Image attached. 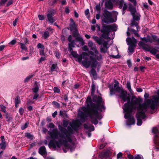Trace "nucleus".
I'll list each match as a JSON object with an SVG mask.
<instances>
[{
	"label": "nucleus",
	"instance_id": "obj_1",
	"mask_svg": "<svg viewBox=\"0 0 159 159\" xmlns=\"http://www.w3.org/2000/svg\"><path fill=\"white\" fill-rule=\"evenodd\" d=\"M93 101L96 104L93 103L91 97H88L86 100L87 107H83L79 109L78 116L80 120L84 122L86 118L89 116L92 123L94 125L98 124V120H100L102 117L98 112H102L105 110L104 101L99 96L96 95L93 98Z\"/></svg>",
	"mask_w": 159,
	"mask_h": 159
},
{
	"label": "nucleus",
	"instance_id": "obj_2",
	"mask_svg": "<svg viewBox=\"0 0 159 159\" xmlns=\"http://www.w3.org/2000/svg\"><path fill=\"white\" fill-rule=\"evenodd\" d=\"M58 128L61 132L60 133L57 128L53 129L52 131H48V134L51 139L48 143L49 147H52L53 148H59L62 145L65 148L63 150L64 152H66L69 148L71 152L75 149L74 143L72 142L74 137L72 134V132L61 126L59 125Z\"/></svg>",
	"mask_w": 159,
	"mask_h": 159
},
{
	"label": "nucleus",
	"instance_id": "obj_3",
	"mask_svg": "<svg viewBox=\"0 0 159 159\" xmlns=\"http://www.w3.org/2000/svg\"><path fill=\"white\" fill-rule=\"evenodd\" d=\"M71 54L75 58L77 59V61L80 64H82L86 68L89 67L91 66L92 67L95 66L96 62L93 60L89 61V59L86 58V57L88 55V54L84 52H83L81 55H78L77 52L72 51H70Z\"/></svg>",
	"mask_w": 159,
	"mask_h": 159
},
{
	"label": "nucleus",
	"instance_id": "obj_4",
	"mask_svg": "<svg viewBox=\"0 0 159 159\" xmlns=\"http://www.w3.org/2000/svg\"><path fill=\"white\" fill-rule=\"evenodd\" d=\"M88 45L89 47L90 48V49L94 52H93L92 51H89V54L91 55L89 56V61L93 60V61H96V64L95 66H93V67H95L98 63L97 59L98 60H100L102 59V57L101 54L99 53L97 50L95 45L94 44L93 42L91 40L89 41Z\"/></svg>",
	"mask_w": 159,
	"mask_h": 159
},
{
	"label": "nucleus",
	"instance_id": "obj_5",
	"mask_svg": "<svg viewBox=\"0 0 159 159\" xmlns=\"http://www.w3.org/2000/svg\"><path fill=\"white\" fill-rule=\"evenodd\" d=\"M117 25L115 24L107 26H103L102 29L101 31L103 33L102 35V36L104 38L107 39H113L115 33L113 32L112 36L109 37V33L116 31L117 30Z\"/></svg>",
	"mask_w": 159,
	"mask_h": 159
},
{
	"label": "nucleus",
	"instance_id": "obj_6",
	"mask_svg": "<svg viewBox=\"0 0 159 159\" xmlns=\"http://www.w3.org/2000/svg\"><path fill=\"white\" fill-rule=\"evenodd\" d=\"M115 82L113 87L115 89V91L120 93V95H118L120 98L124 102L127 101V102H130V98L127 96L126 91L118 86L119 83L117 81H115Z\"/></svg>",
	"mask_w": 159,
	"mask_h": 159
},
{
	"label": "nucleus",
	"instance_id": "obj_7",
	"mask_svg": "<svg viewBox=\"0 0 159 159\" xmlns=\"http://www.w3.org/2000/svg\"><path fill=\"white\" fill-rule=\"evenodd\" d=\"M129 9L130 11L131 14L133 17V20L132 21L131 25L132 26L135 25L138 29V24L135 21H139L140 16V15L136 12V9L135 7L130 6Z\"/></svg>",
	"mask_w": 159,
	"mask_h": 159
},
{
	"label": "nucleus",
	"instance_id": "obj_8",
	"mask_svg": "<svg viewBox=\"0 0 159 159\" xmlns=\"http://www.w3.org/2000/svg\"><path fill=\"white\" fill-rule=\"evenodd\" d=\"M127 44L129 45L128 48V53H133L137 43V40L133 37L131 38H127L126 39Z\"/></svg>",
	"mask_w": 159,
	"mask_h": 159
},
{
	"label": "nucleus",
	"instance_id": "obj_9",
	"mask_svg": "<svg viewBox=\"0 0 159 159\" xmlns=\"http://www.w3.org/2000/svg\"><path fill=\"white\" fill-rule=\"evenodd\" d=\"M103 15L104 17L103 20L106 23L109 24L116 21V19L114 20L111 17V13L106 10L104 11Z\"/></svg>",
	"mask_w": 159,
	"mask_h": 159
},
{
	"label": "nucleus",
	"instance_id": "obj_10",
	"mask_svg": "<svg viewBox=\"0 0 159 159\" xmlns=\"http://www.w3.org/2000/svg\"><path fill=\"white\" fill-rule=\"evenodd\" d=\"M139 45L140 46L142 47L143 49L146 51H149L154 55L157 52V50L155 48L146 47L145 46V44L141 41L139 42Z\"/></svg>",
	"mask_w": 159,
	"mask_h": 159
},
{
	"label": "nucleus",
	"instance_id": "obj_11",
	"mask_svg": "<svg viewBox=\"0 0 159 159\" xmlns=\"http://www.w3.org/2000/svg\"><path fill=\"white\" fill-rule=\"evenodd\" d=\"M152 132L155 134L154 141L155 144L159 146V132L157 128L154 127L152 129Z\"/></svg>",
	"mask_w": 159,
	"mask_h": 159
},
{
	"label": "nucleus",
	"instance_id": "obj_12",
	"mask_svg": "<svg viewBox=\"0 0 159 159\" xmlns=\"http://www.w3.org/2000/svg\"><path fill=\"white\" fill-rule=\"evenodd\" d=\"M111 152L107 150L105 152H102L99 154L100 157L102 159H110Z\"/></svg>",
	"mask_w": 159,
	"mask_h": 159
},
{
	"label": "nucleus",
	"instance_id": "obj_13",
	"mask_svg": "<svg viewBox=\"0 0 159 159\" xmlns=\"http://www.w3.org/2000/svg\"><path fill=\"white\" fill-rule=\"evenodd\" d=\"M108 41H103L102 43V45L100 48L101 52L105 53L107 51L108 48L109 47L110 45L108 44Z\"/></svg>",
	"mask_w": 159,
	"mask_h": 159
},
{
	"label": "nucleus",
	"instance_id": "obj_14",
	"mask_svg": "<svg viewBox=\"0 0 159 159\" xmlns=\"http://www.w3.org/2000/svg\"><path fill=\"white\" fill-rule=\"evenodd\" d=\"M68 41L69 43L68 44L69 48H68V50L71 51L72 49V48H74L75 45V40H72V36L71 35L69 36L68 38Z\"/></svg>",
	"mask_w": 159,
	"mask_h": 159
},
{
	"label": "nucleus",
	"instance_id": "obj_15",
	"mask_svg": "<svg viewBox=\"0 0 159 159\" xmlns=\"http://www.w3.org/2000/svg\"><path fill=\"white\" fill-rule=\"evenodd\" d=\"M81 124L78 122L77 121H73L70 123V125L71 127L75 130H76L78 129Z\"/></svg>",
	"mask_w": 159,
	"mask_h": 159
},
{
	"label": "nucleus",
	"instance_id": "obj_16",
	"mask_svg": "<svg viewBox=\"0 0 159 159\" xmlns=\"http://www.w3.org/2000/svg\"><path fill=\"white\" fill-rule=\"evenodd\" d=\"M53 14L52 13H49L47 15L48 20L49 23L52 24L56 20L55 17H53Z\"/></svg>",
	"mask_w": 159,
	"mask_h": 159
},
{
	"label": "nucleus",
	"instance_id": "obj_17",
	"mask_svg": "<svg viewBox=\"0 0 159 159\" xmlns=\"http://www.w3.org/2000/svg\"><path fill=\"white\" fill-rule=\"evenodd\" d=\"M40 84L37 82L35 81L34 87L32 89L33 92L34 93H38L39 89Z\"/></svg>",
	"mask_w": 159,
	"mask_h": 159
},
{
	"label": "nucleus",
	"instance_id": "obj_18",
	"mask_svg": "<svg viewBox=\"0 0 159 159\" xmlns=\"http://www.w3.org/2000/svg\"><path fill=\"white\" fill-rule=\"evenodd\" d=\"M111 2H112L111 0H108L106 2L105 4V7L109 10L112 9L113 5Z\"/></svg>",
	"mask_w": 159,
	"mask_h": 159
},
{
	"label": "nucleus",
	"instance_id": "obj_19",
	"mask_svg": "<svg viewBox=\"0 0 159 159\" xmlns=\"http://www.w3.org/2000/svg\"><path fill=\"white\" fill-rule=\"evenodd\" d=\"M39 152L44 157L46 156L47 154V152L45 147L44 146L40 147L39 149Z\"/></svg>",
	"mask_w": 159,
	"mask_h": 159
},
{
	"label": "nucleus",
	"instance_id": "obj_20",
	"mask_svg": "<svg viewBox=\"0 0 159 159\" xmlns=\"http://www.w3.org/2000/svg\"><path fill=\"white\" fill-rule=\"evenodd\" d=\"M92 38L99 45H101L102 44L103 41L101 39L99 38L98 36H93Z\"/></svg>",
	"mask_w": 159,
	"mask_h": 159
},
{
	"label": "nucleus",
	"instance_id": "obj_21",
	"mask_svg": "<svg viewBox=\"0 0 159 159\" xmlns=\"http://www.w3.org/2000/svg\"><path fill=\"white\" fill-rule=\"evenodd\" d=\"M84 127L85 129H89L92 131H93L94 130V126L92 125H90L88 124H84Z\"/></svg>",
	"mask_w": 159,
	"mask_h": 159
},
{
	"label": "nucleus",
	"instance_id": "obj_22",
	"mask_svg": "<svg viewBox=\"0 0 159 159\" xmlns=\"http://www.w3.org/2000/svg\"><path fill=\"white\" fill-rule=\"evenodd\" d=\"M58 67L56 64H53L50 68V70L52 72L56 71L57 70Z\"/></svg>",
	"mask_w": 159,
	"mask_h": 159
},
{
	"label": "nucleus",
	"instance_id": "obj_23",
	"mask_svg": "<svg viewBox=\"0 0 159 159\" xmlns=\"http://www.w3.org/2000/svg\"><path fill=\"white\" fill-rule=\"evenodd\" d=\"M49 36V33L48 31H45L42 37H43L44 39H46L48 38Z\"/></svg>",
	"mask_w": 159,
	"mask_h": 159
},
{
	"label": "nucleus",
	"instance_id": "obj_24",
	"mask_svg": "<svg viewBox=\"0 0 159 159\" xmlns=\"http://www.w3.org/2000/svg\"><path fill=\"white\" fill-rule=\"evenodd\" d=\"M70 28L71 30H76V26L75 22L71 23L70 25Z\"/></svg>",
	"mask_w": 159,
	"mask_h": 159
},
{
	"label": "nucleus",
	"instance_id": "obj_25",
	"mask_svg": "<svg viewBox=\"0 0 159 159\" xmlns=\"http://www.w3.org/2000/svg\"><path fill=\"white\" fill-rule=\"evenodd\" d=\"M76 41L79 42L81 44H83L84 43L83 39L81 37H77L76 39L75 42Z\"/></svg>",
	"mask_w": 159,
	"mask_h": 159
},
{
	"label": "nucleus",
	"instance_id": "obj_26",
	"mask_svg": "<svg viewBox=\"0 0 159 159\" xmlns=\"http://www.w3.org/2000/svg\"><path fill=\"white\" fill-rule=\"evenodd\" d=\"M34 75V74L30 75L27 76L26 78L25 79L24 81L25 82H27L30 79L33 77V76Z\"/></svg>",
	"mask_w": 159,
	"mask_h": 159
},
{
	"label": "nucleus",
	"instance_id": "obj_27",
	"mask_svg": "<svg viewBox=\"0 0 159 159\" xmlns=\"http://www.w3.org/2000/svg\"><path fill=\"white\" fill-rule=\"evenodd\" d=\"M126 87L129 91L130 92H132V89L130 85V83L129 81H127L126 84Z\"/></svg>",
	"mask_w": 159,
	"mask_h": 159
},
{
	"label": "nucleus",
	"instance_id": "obj_28",
	"mask_svg": "<svg viewBox=\"0 0 159 159\" xmlns=\"http://www.w3.org/2000/svg\"><path fill=\"white\" fill-rule=\"evenodd\" d=\"M90 66H89V67ZM93 69L91 70V74L92 75L93 77L94 78L95 76H96V71L93 69L94 68H95V67H91Z\"/></svg>",
	"mask_w": 159,
	"mask_h": 159
},
{
	"label": "nucleus",
	"instance_id": "obj_29",
	"mask_svg": "<svg viewBox=\"0 0 159 159\" xmlns=\"http://www.w3.org/2000/svg\"><path fill=\"white\" fill-rule=\"evenodd\" d=\"M25 136L31 140H33L34 138V136L29 133H26Z\"/></svg>",
	"mask_w": 159,
	"mask_h": 159
},
{
	"label": "nucleus",
	"instance_id": "obj_30",
	"mask_svg": "<svg viewBox=\"0 0 159 159\" xmlns=\"http://www.w3.org/2000/svg\"><path fill=\"white\" fill-rule=\"evenodd\" d=\"M0 147L2 149H5L6 147L5 142L4 141H2L0 144Z\"/></svg>",
	"mask_w": 159,
	"mask_h": 159
},
{
	"label": "nucleus",
	"instance_id": "obj_31",
	"mask_svg": "<svg viewBox=\"0 0 159 159\" xmlns=\"http://www.w3.org/2000/svg\"><path fill=\"white\" fill-rule=\"evenodd\" d=\"M152 40L153 42H159V38H158L157 37L154 35H152Z\"/></svg>",
	"mask_w": 159,
	"mask_h": 159
},
{
	"label": "nucleus",
	"instance_id": "obj_32",
	"mask_svg": "<svg viewBox=\"0 0 159 159\" xmlns=\"http://www.w3.org/2000/svg\"><path fill=\"white\" fill-rule=\"evenodd\" d=\"M19 44L20 45V47L22 50L25 51L27 50V48L25 45V44L21 43H19Z\"/></svg>",
	"mask_w": 159,
	"mask_h": 159
},
{
	"label": "nucleus",
	"instance_id": "obj_33",
	"mask_svg": "<svg viewBox=\"0 0 159 159\" xmlns=\"http://www.w3.org/2000/svg\"><path fill=\"white\" fill-rule=\"evenodd\" d=\"M6 118V119L7 121H9L11 120L12 118L11 117L9 116V115L8 114H6L5 115Z\"/></svg>",
	"mask_w": 159,
	"mask_h": 159
},
{
	"label": "nucleus",
	"instance_id": "obj_34",
	"mask_svg": "<svg viewBox=\"0 0 159 159\" xmlns=\"http://www.w3.org/2000/svg\"><path fill=\"white\" fill-rule=\"evenodd\" d=\"M44 48L41 49L39 50V54L40 55L43 56H46V54L44 53Z\"/></svg>",
	"mask_w": 159,
	"mask_h": 159
},
{
	"label": "nucleus",
	"instance_id": "obj_35",
	"mask_svg": "<svg viewBox=\"0 0 159 159\" xmlns=\"http://www.w3.org/2000/svg\"><path fill=\"white\" fill-rule=\"evenodd\" d=\"M0 107L1 108V111L5 113H6V107L5 106L3 105H0Z\"/></svg>",
	"mask_w": 159,
	"mask_h": 159
},
{
	"label": "nucleus",
	"instance_id": "obj_36",
	"mask_svg": "<svg viewBox=\"0 0 159 159\" xmlns=\"http://www.w3.org/2000/svg\"><path fill=\"white\" fill-rule=\"evenodd\" d=\"M95 86L94 84H92L91 89V94L93 95L95 92Z\"/></svg>",
	"mask_w": 159,
	"mask_h": 159
},
{
	"label": "nucleus",
	"instance_id": "obj_37",
	"mask_svg": "<svg viewBox=\"0 0 159 159\" xmlns=\"http://www.w3.org/2000/svg\"><path fill=\"white\" fill-rule=\"evenodd\" d=\"M52 104L57 108H59L60 106V104L56 101H53L52 102Z\"/></svg>",
	"mask_w": 159,
	"mask_h": 159
},
{
	"label": "nucleus",
	"instance_id": "obj_38",
	"mask_svg": "<svg viewBox=\"0 0 159 159\" xmlns=\"http://www.w3.org/2000/svg\"><path fill=\"white\" fill-rule=\"evenodd\" d=\"M147 39L148 40L147 41H148L150 43H152L153 42V41L152 40V36H150L149 35L147 36Z\"/></svg>",
	"mask_w": 159,
	"mask_h": 159
},
{
	"label": "nucleus",
	"instance_id": "obj_39",
	"mask_svg": "<svg viewBox=\"0 0 159 159\" xmlns=\"http://www.w3.org/2000/svg\"><path fill=\"white\" fill-rule=\"evenodd\" d=\"M20 102V99L19 97L18 96H17L15 99V103H16L17 104H19Z\"/></svg>",
	"mask_w": 159,
	"mask_h": 159
},
{
	"label": "nucleus",
	"instance_id": "obj_40",
	"mask_svg": "<svg viewBox=\"0 0 159 159\" xmlns=\"http://www.w3.org/2000/svg\"><path fill=\"white\" fill-rule=\"evenodd\" d=\"M63 125L64 127H66L68 124V122L67 120H63Z\"/></svg>",
	"mask_w": 159,
	"mask_h": 159
},
{
	"label": "nucleus",
	"instance_id": "obj_41",
	"mask_svg": "<svg viewBox=\"0 0 159 159\" xmlns=\"http://www.w3.org/2000/svg\"><path fill=\"white\" fill-rule=\"evenodd\" d=\"M53 90L54 93H59L60 92V90L57 87H55L54 88Z\"/></svg>",
	"mask_w": 159,
	"mask_h": 159
},
{
	"label": "nucleus",
	"instance_id": "obj_42",
	"mask_svg": "<svg viewBox=\"0 0 159 159\" xmlns=\"http://www.w3.org/2000/svg\"><path fill=\"white\" fill-rule=\"evenodd\" d=\"M34 94L33 97V99L35 100L39 96V95L38 93H34Z\"/></svg>",
	"mask_w": 159,
	"mask_h": 159
},
{
	"label": "nucleus",
	"instance_id": "obj_43",
	"mask_svg": "<svg viewBox=\"0 0 159 159\" xmlns=\"http://www.w3.org/2000/svg\"><path fill=\"white\" fill-rule=\"evenodd\" d=\"M46 56L41 57L39 60V63H40L42 61H44L46 59Z\"/></svg>",
	"mask_w": 159,
	"mask_h": 159
},
{
	"label": "nucleus",
	"instance_id": "obj_44",
	"mask_svg": "<svg viewBox=\"0 0 159 159\" xmlns=\"http://www.w3.org/2000/svg\"><path fill=\"white\" fill-rule=\"evenodd\" d=\"M110 95L111 96L115 94L113 88H110Z\"/></svg>",
	"mask_w": 159,
	"mask_h": 159
},
{
	"label": "nucleus",
	"instance_id": "obj_45",
	"mask_svg": "<svg viewBox=\"0 0 159 159\" xmlns=\"http://www.w3.org/2000/svg\"><path fill=\"white\" fill-rule=\"evenodd\" d=\"M75 31L74 32L73 34V36L75 37H76L78 36V31L76 30H75Z\"/></svg>",
	"mask_w": 159,
	"mask_h": 159
},
{
	"label": "nucleus",
	"instance_id": "obj_46",
	"mask_svg": "<svg viewBox=\"0 0 159 159\" xmlns=\"http://www.w3.org/2000/svg\"><path fill=\"white\" fill-rule=\"evenodd\" d=\"M134 159H143L142 156L141 155H137L136 156Z\"/></svg>",
	"mask_w": 159,
	"mask_h": 159
},
{
	"label": "nucleus",
	"instance_id": "obj_47",
	"mask_svg": "<svg viewBox=\"0 0 159 159\" xmlns=\"http://www.w3.org/2000/svg\"><path fill=\"white\" fill-rule=\"evenodd\" d=\"M38 48L43 49L44 48V46L42 44L40 43H39L37 46Z\"/></svg>",
	"mask_w": 159,
	"mask_h": 159
},
{
	"label": "nucleus",
	"instance_id": "obj_48",
	"mask_svg": "<svg viewBox=\"0 0 159 159\" xmlns=\"http://www.w3.org/2000/svg\"><path fill=\"white\" fill-rule=\"evenodd\" d=\"M28 124L27 123H26L24 125H22L21 127V129L23 130L26 128L28 127Z\"/></svg>",
	"mask_w": 159,
	"mask_h": 159
},
{
	"label": "nucleus",
	"instance_id": "obj_49",
	"mask_svg": "<svg viewBox=\"0 0 159 159\" xmlns=\"http://www.w3.org/2000/svg\"><path fill=\"white\" fill-rule=\"evenodd\" d=\"M24 109L22 107H20L19 109V113H20V114L21 115H22L24 113Z\"/></svg>",
	"mask_w": 159,
	"mask_h": 159
},
{
	"label": "nucleus",
	"instance_id": "obj_50",
	"mask_svg": "<svg viewBox=\"0 0 159 159\" xmlns=\"http://www.w3.org/2000/svg\"><path fill=\"white\" fill-rule=\"evenodd\" d=\"M55 127V125H54V124L53 123H51L49 124L48 125V127L49 128H54Z\"/></svg>",
	"mask_w": 159,
	"mask_h": 159
},
{
	"label": "nucleus",
	"instance_id": "obj_51",
	"mask_svg": "<svg viewBox=\"0 0 159 159\" xmlns=\"http://www.w3.org/2000/svg\"><path fill=\"white\" fill-rule=\"evenodd\" d=\"M122 153L120 152H119L117 155V159H119L120 158H122Z\"/></svg>",
	"mask_w": 159,
	"mask_h": 159
},
{
	"label": "nucleus",
	"instance_id": "obj_52",
	"mask_svg": "<svg viewBox=\"0 0 159 159\" xmlns=\"http://www.w3.org/2000/svg\"><path fill=\"white\" fill-rule=\"evenodd\" d=\"M129 30V31H131L133 33H134V31H136L134 29H129V28H128V30H127V35L128 36H129V35L130 34L128 32Z\"/></svg>",
	"mask_w": 159,
	"mask_h": 159
},
{
	"label": "nucleus",
	"instance_id": "obj_53",
	"mask_svg": "<svg viewBox=\"0 0 159 159\" xmlns=\"http://www.w3.org/2000/svg\"><path fill=\"white\" fill-rule=\"evenodd\" d=\"M38 18L39 20H43L44 19V16L43 15H38Z\"/></svg>",
	"mask_w": 159,
	"mask_h": 159
},
{
	"label": "nucleus",
	"instance_id": "obj_54",
	"mask_svg": "<svg viewBox=\"0 0 159 159\" xmlns=\"http://www.w3.org/2000/svg\"><path fill=\"white\" fill-rule=\"evenodd\" d=\"M16 43V41L15 39H13L12 41H11L9 44L10 45H13L15 44Z\"/></svg>",
	"mask_w": 159,
	"mask_h": 159
},
{
	"label": "nucleus",
	"instance_id": "obj_55",
	"mask_svg": "<svg viewBox=\"0 0 159 159\" xmlns=\"http://www.w3.org/2000/svg\"><path fill=\"white\" fill-rule=\"evenodd\" d=\"M18 19L16 18L13 22V25L14 26L16 25V23L18 21Z\"/></svg>",
	"mask_w": 159,
	"mask_h": 159
},
{
	"label": "nucleus",
	"instance_id": "obj_56",
	"mask_svg": "<svg viewBox=\"0 0 159 159\" xmlns=\"http://www.w3.org/2000/svg\"><path fill=\"white\" fill-rule=\"evenodd\" d=\"M55 56L57 58H59L60 57V54L58 52H55Z\"/></svg>",
	"mask_w": 159,
	"mask_h": 159
},
{
	"label": "nucleus",
	"instance_id": "obj_57",
	"mask_svg": "<svg viewBox=\"0 0 159 159\" xmlns=\"http://www.w3.org/2000/svg\"><path fill=\"white\" fill-rule=\"evenodd\" d=\"M8 0H1L0 3L1 5H4L7 1Z\"/></svg>",
	"mask_w": 159,
	"mask_h": 159
},
{
	"label": "nucleus",
	"instance_id": "obj_58",
	"mask_svg": "<svg viewBox=\"0 0 159 159\" xmlns=\"http://www.w3.org/2000/svg\"><path fill=\"white\" fill-rule=\"evenodd\" d=\"M83 50L84 51H87L88 50V48L87 47V46H84L83 47Z\"/></svg>",
	"mask_w": 159,
	"mask_h": 159
},
{
	"label": "nucleus",
	"instance_id": "obj_59",
	"mask_svg": "<svg viewBox=\"0 0 159 159\" xmlns=\"http://www.w3.org/2000/svg\"><path fill=\"white\" fill-rule=\"evenodd\" d=\"M111 56L113 58H119L120 57V56L118 55H111Z\"/></svg>",
	"mask_w": 159,
	"mask_h": 159
},
{
	"label": "nucleus",
	"instance_id": "obj_60",
	"mask_svg": "<svg viewBox=\"0 0 159 159\" xmlns=\"http://www.w3.org/2000/svg\"><path fill=\"white\" fill-rule=\"evenodd\" d=\"M13 1L12 0H10L7 3V6L8 7L10 5L12 4Z\"/></svg>",
	"mask_w": 159,
	"mask_h": 159
},
{
	"label": "nucleus",
	"instance_id": "obj_61",
	"mask_svg": "<svg viewBox=\"0 0 159 159\" xmlns=\"http://www.w3.org/2000/svg\"><path fill=\"white\" fill-rule=\"evenodd\" d=\"M106 143H104L103 144H101L100 146V149H103L104 147L106 145Z\"/></svg>",
	"mask_w": 159,
	"mask_h": 159
},
{
	"label": "nucleus",
	"instance_id": "obj_62",
	"mask_svg": "<svg viewBox=\"0 0 159 159\" xmlns=\"http://www.w3.org/2000/svg\"><path fill=\"white\" fill-rule=\"evenodd\" d=\"M89 9H86L85 11V15L87 16L89 14Z\"/></svg>",
	"mask_w": 159,
	"mask_h": 159
},
{
	"label": "nucleus",
	"instance_id": "obj_63",
	"mask_svg": "<svg viewBox=\"0 0 159 159\" xmlns=\"http://www.w3.org/2000/svg\"><path fill=\"white\" fill-rule=\"evenodd\" d=\"M96 9L98 11H100V5H97L96 6Z\"/></svg>",
	"mask_w": 159,
	"mask_h": 159
},
{
	"label": "nucleus",
	"instance_id": "obj_64",
	"mask_svg": "<svg viewBox=\"0 0 159 159\" xmlns=\"http://www.w3.org/2000/svg\"><path fill=\"white\" fill-rule=\"evenodd\" d=\"M33 107L31 106H29L27 107V109L29 111H31L33 110Z\"/></svg>",
	"mask_w": 159,
	"mask_h": 159
}]
</instances>
